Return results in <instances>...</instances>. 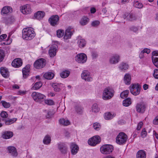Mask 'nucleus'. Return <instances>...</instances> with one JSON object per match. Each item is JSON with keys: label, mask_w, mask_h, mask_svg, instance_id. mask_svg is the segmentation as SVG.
Instances as JSON below:
<instances>
[{"label": "nucleus", "mask_w": 158, "mask_h": 158, "mask_svg": "<svg viewBox=\"0 0 158 158\" xmlns=\"http://www.w3.org/2000/svg\"><path fill=\"white\" fill-rule=\"evenodd\" d=\"M35 32L31 27L24 28L23 30L22 37L26 40H31L35 36Z\"/></svg>", "instance_id": "f257e3e1"}, {"label": "nucleus", "mask_w": 158, "mask_h": 158, "mask_svg": "<svg viewBox=\"0 0 158 158\" xmlns=\"http://www.w3.org/2000/svg\"><path fill=\"white\" fill-rule=\"evenodd\" d=\"M114 91L109 87L105 88L103 91L102 98L107 100L111 98L114 96Z\"/></svg>", "instance_id": "f03ea898"}, {"label": "nucleus", "mask_w": 158, "mask_h": 158, "mask_svg": "<svg viewBox=\"0 0 158 158\" xmlns=\"http://www.w3.org/2000/svg\"><path fill=\"white\" fill-rule=\"evenodd\" d=\"M127 135L124 132H120L116 138V143L120 145L125 144L127 140Z\"/></svg>", "instance_id": "7ed1b4c3"}, {"label": "nucleus", "mask_w": 158, "mask_h": 158, "mask_svg": "<svg viewBox=\"0 0 158 158\" xmlns=\"http://www.w3.org/2000/svg\"><path fill=\"white\" fill-rule=\"evenodd\" d=\"M101 153L104 154H108L111 153L113 150V146L111 145L105 144L100 148Z\"/></svg>", "instance_id": "20e7f679"}, {"label": "nucleus", "mask_w": 158, "mask_h": 158, "mask_svg": "<svg viewBox=\"0 0 158 158\" xmlns=\"http://www.w3.org/2000/svg\"><path fill=\"white\" fill-rule=\"evenodd\" d=\"M131 93L134 95L139 94L140 91V87L138 84H131L130 86Z\"/></svg>", "instance_id": "39448f33"}, {"label": "nucleus", "mask_w": 158, "mask_h": 158, "mask_svg": "<svg viewBox=\"0 0 158 158\" xmlns=\"http://www.w3.org/2000/svg\"><path fill=\"white\" fill-rule=\"evenodd\" d=\"M59 21V16L58 15H53L51 16L48 19L49 22L52 26H55L58 25Z\"/></svg>", "instance_id": "423d86ee"}, {"label": "nucleus", "mask_w": 158, "mask_h": 158, "mask_svg": "<svg viewBox=\"0 0 158 158\" xmlns=\"http://www.w3.org/2000/svg\"><path fill=\"white\" fill-rule=\"evenodd\" d=\"M45 64V60L43 58H41L36 60L34 63V65L35 68L40 69L44 67Z\"/></svg>", "instance_id": "0eeeda50"}, {"label": "nucleus", "mask_w": 158, "mask_h": 158, "mask_svg": "<svg viewBox=\"0 0 158 158\" xmlns=\"http://www.w3.org/2000/svg\"><path fill=\"white\" fill-rule=\"evenodd\" d=\"M100 141V137L98 135H97L89 139L88 141V143L90 145L95 146L99 143Z\"/></svg>", "instance_id": "6e6552de"}, {"label": "nucleus", "mask_w": 158, "mask_h": 158, "mask_svg": "<svg viewBox=\"0 0 158 158\" xmlns=\"http://www.w3.org/2000/svg\"><path fill=\"white\" fill-rule=\"evenodd\" d=\"M76 60L80 63H84L87 60V57L84 53H81L77 55L76 57Z\"/></svg>", "instance_id": "1a4fd4ad"}, {"label": "nucleus", "mask_w": 158, "mask_h": 158, "mask_svg": "<svg viewBox=\"0 0 158 158\" xmlns=\"http://www.w3.org/2000/svg\"><path fill=\"white\" fill-rule=\"evenodd\" d=\"M31 96L33 99L36 102H38L39 100L43 99L45 97L44 94L36 92L32 93Z\"/></svg>", "instance_id": "9d476101"}, {"label": "nucleus", "mask_w": 158, "mask_h": 158, "mask_svg": "<svg viewBox=\"0 0 158 158\" xmlns=\"http://www.w3.org/2000/svg\"><path fill=\"white\" fill-rule=\"evenodd\" d=\"M120 60V56L118 54H114L110 58L109 62L111 64L118 63Z\"/></svg>", "instance_id": "9b49d317"}, {"label": "nucleus", "mask_w": 158, "mask_h": 158, "mask_svg": "<svg viewBox=\"0 0 158 158\" xmlns=\"http://www.w3.org/2000/svg\"><path fill=\"white\" fill-rule=\"evenodd\" d=\"M81 78L85 81H90L92 80V78L90 77V73L87 70H84L81 74Z\"/></svg>", "instance_id": "f8f14e48"}, {"label": "nucleus", "mask_w": 158, "mask_h": 158, "mask_svg": "<svg viewBox=\"0 0 158 158\" xmlns=\"http://www.w3.org/2000/svg\"><path fill=\"white\" fill-rule=\"evenodd\" d=\"M123 17L124 19L129 21H133L136 19L135 15L132 13H125L123 15Z\"/></svg>", "instance_id": "ddd939ff"}, {"label": "nucleus", "mask_w": 158, "mask_h": 158, "mask_svg": "<svg viewBox=\"0 0 158 158\" xmlns=\"http://www.w3.org/2000/svg\"><path fill=\"white\" fill-rule=\"evenodd\" d=\"M57 46L56 44H53L50 46L48 52L50 57H53L55 56L57 51Z\"/></svg>", "instance_id": "4468645a"}, {"label": "nucleus", "mask_w": 158, "mask_h": 158, "mask_svg": "<svg viewBox=\"0 0 158 158\" xmlns=\"http://www.w3.org/2000/svg\"><path fill=\"white\" fill-rule=\"evenodd\" d=\"M21 12L24 14H28L31 12V9L29 4H26L22 6L21 9Z\"/></svg>", "instance_id": "2eb2a0df"}, {"label": "nucleus", "mask_w": 158, "mask_h": 158, "mask_svg": "<svg viewBox=\"0 0 158 158\" xmlns=\"http://www.w3.org/2000/svg\"><path fill=\"white\" fill-rule=\"evenodd\" d=\"M152 61L154 65L158 68V51H154L152 52Z\"/></svg>", "instance_id": "dca6fc26"}, {"label": "nucleus", "mask_w": 158, "mask_h": 158, "mask_svg": "<svg viewBox=\"0 0 158 158\" xmlns=\"http://www.w3.org/2000/svg\"><path fill=\"white\" fill-rule=\"evenodd\" d=\"M136 108L138 113H143L145 111L146 106L143 103H138L136 105Z\"/></svg>", "instance_id": "f3484780"}, {"label": "nucleus", "mask_w": 158, "mask_h": 158, "mask_svg": "<svg viewBox=\"0 0 158 158\" xmlns=\"http://www.w3.org/2000/svg\"><path fill=\"white\" fill-rule=\"evenodd\" d=\"M23 64L21 59L17 58L14 59L12 63V66L15 68H18L21 66Z\"/></svg>", "instance_id": "a211bd4d"}, {"label": "nucleus", "mask_w": 158, "mask_h": 158, "mask_svg": "<svg viewBox=\"0 0 158 158\" xmlns=\"http://www.w3.org/2000/svg\"><path fill=\"white\" fill-rule=\"evenodd\" d=\"M8 150L10 155L14 157H16L18 155V152L16 148L12 146H9L7 148Z\"/></svg>", "instance_id": "6ab92c4d"}, {"label": "nucleus", "mask_w": 158, "mask_h": 158, "mask_svg": "<svg viewBox=\"0 0 158 158\" xmlns=\"http://www.w3.org/2000/svg\"><path fill=\"white\" fill-rule=\"evenodd\" d=\"M30 65L27 64L23 69L22 72L23 77L26 78L29 75L30 70Z\"/></svg>", "instance_id": "aec40b11"}, {"label": "nucleus", "mask_w": 158, "mask_h": 158, "mask_svg": "<svg viewBox=\"0 0 158 158\" xmlns=\"http://www.w3.org/2000/svg\"><path fill=\"white\" fill-rule=\"evenodd\" d=\"M70 148L71 149V152L73 155L76 154L79 150V147L76 144L72 143L70 145Z\"/></svg>", "instance_id": "412c9836"}, {"label": "nucleus", "mask_w": 158, "mask_h": 158, "mask_svg": "<svg viewBox=\"0 0 158 158\" xmlns=\"http://www.w3.org/2000/svg\"><path fill=\"white\" fill-rule=\"evenodd\" d=\"M12 12V8L9 6H5L2 9L1 13L2 15H5L10 13Z\"/></svg>", "instance_id": "4be33fe9"}, {"label": "nucleus", "mask_w": 158, "mask_h": 158, "mask_svg": "<svg viewBox=\"0 0 158 158\" xmlns=\"http://www.w3.org/2000/svg\"><path fill=\"white\" fill-rule=\"evenodd\" d=\"M45 15L44 12L42 11H38L34 14V18L36 19L40 20L43 18Z\"/></svg>", "instance_id": "5701e85b"}, {"label": "nucleus", "mask_w": 158, "mask_h": 158, "mask_svg": "<svg viewBox=\"0 0 158 158\" xmlns=\"http://www.w3.org/2000/svg\"><path fill=\"white\" fill-rule=\"evenodd\" d=\"M0 73L2 75L5 77H6L9 75V72L7 69L4 67H1Z\"/></svg>", "instance_id": "b1692460"}, {"label": "nucleus", "mask_w": 158, "mask_h": 158, "mask_svg": "<svg viewBox=\"0 0 158 158\" xmlns=\"http://www.w3.org/2000/svg\"><path fill=\"white\" fill-rule=\"evenodd\" d=\"M13 135V133L11 131H5L2 135V137L4 139H9Z\"/></svg>", "instance_id": "393cba45"}, {"label": "nucleus", "mask_w": 158, "mask_h": 158, "mask_svg": "<svg viewBox=\"0 0 158 158\" xmlns=\"http://www.w3.org/2000/svg\"><path fill=\"white\" fill-rule=\"evenodd\" d=\"M73 33L71 31V29L68 28L66 30L64 35V38L65 39H68L71 38Z\"/></svg>", "instance_id": "a878e982"}, {"label": "nucleus", "mask_w": 158, "mask_h": 158, "mask_svg": "<svg viewBox=\"0 0 158 158\" xmlns=\"http://www.w3.org/2000/svg\"><path fill=\"white\" fill-rule=\"evenodd\" d=\"M77 44L78 46L81 48H82L85 46L86 41L84 39L78 38Z\"/></svg>", "instance_id": "bb28decb"}, {"label": "nucleus", "mask_w": 158, "mask_h": 158, "mask_svg": "<svg viewBox=\"0 0 158 158\" xmlns=\"http://www.w3.org/2000/svg\"><path fill=\"white\" fill-rule=\"evenodd\" d=\"M58 148L61 152L63 153H65L66 152L67 148L64 144L60 143L58 144Z\"/></svg>", "instance_id": "cd10ccee"}, {"label": "nucleus", "mask_w": 158, "mask_h": 158, "mask_svg": "<svg viewBox=\"0 0 158 158\" xmlns=\"http://www.w3.org/2000/svg\"><path fill=\"white\" fill-rule=\"evenodd\" d=\"M146 153L143 150L138 151L136 154V158H146Z\"/></svg>", "instance_id": "c85d7f7f"}, {"label": "nucleus", "mask_w": 158, "mask_h": 158, "mask_svg": "<svg viewBox=\"0 0 158 158\" xmlns=\"http://www.w3.org/2000/svg\"><path fill=\"white\" fill-rule=\"evenodd\" d=\"M128 64L123 62L121 63L119 66V69L122 71H124L128 69Z\"/></svg>", "instance_id": "c756f323"}, {"label": "nucleus", "mask_w": 158, "mask_h": 158, "mask_svg": "<svg viewBox=\"0 0 158 158\" xmlns=\"http://www.w3.org/2000/svg\"><path fill=\"white\" fill-rule=\"evenodd\" d=\"M131 75L128 74H126L124 77V81L125 83L129 85L131 84Z\"/></svg>", "instance_id": "7c9ffc66"}, {"label": "nucleus", "mask_w": 158, "mask_h": 158, "mask_svg": "<svg viewBox=\"0 0 158 158\" xmlns=\"http://www.w3.org/2000/svg\"><path fill=\"white\" fill-rule=\"evenodd\" d=\"M17 120V118H14L10 119H4L3 120L4 121L6 125H10L15 122Z\"/></svg>", "instance_id": "2f4dec72"}, {"label": "nucleus", "mask_w": 158, "mask_h": 158, "mask_svg": "<svg viewBox=\"0 0 158 158\" xmlns=\"http://www.w3.org/2000/svg\"><path fill=\"white\" fill-rule=\"evenodd\" d=\"M54 74L51 72H48L45 73L44 75V77L46 79L51 80L53 78Z\"/></svg>", "instance_id": "473e14b6"}, {"label": "nucleus", "mask_w": 158, "mask_h": 158, "mask_svg": "<svg viewBox=\"0 0 158 158\" xmlns=\"http://www.w3.org/2000/svg\"><path fill=\"white\" fill-rule=\"evenodd\" d=\"M89 19L86 17H84L82 18L80 21V23L82 25L86 24L89 22Z\"/></svg>", "instance_id": "72a5a7b5"}, {"label": "nucleus", "mask_w": 158, "mask_h": 158, "mask_svg": "<svg viewBox=\"0 0 158 158\" xmlns=\"http://www.w3.org/2000/svg\"><path fill=\"white\" fill-rule=\"evenodd\" d=\"M51 141V137L48 135H47L45 136L43 140V143L44 144H48Z\"/></svg>", "instance_id": "f704fd0d"}, {"label": "nucleus", "mask_w": 158, "mask_h": 158, "mask_svg": "<svg viewBox=\"0 0 158 158\" xmlns=\"http://www.w3.org/2000/svg\"><path fill=\"white\" fill-rule=\"evenodd\" d=\"M123 106H129L131 104V99L129 98H128L124 100L123 101Z\"/></svg>", "instance_id": "c9c22d12"}, {"label": "nucleus", "mask_w": 158, "mask_h": 158, "mask_svg": "<svg viewBox=\"0 0 158 158\" xmlns=\"http://www.w3.org/2000/svg\"><path fill=\"white\" fill-rule=\"evenodd\" d=\"M70 74V72L68 70H65L60 73V76L63 78L67 77Z\"/></svg>", "instance_id": "e433bc0d"}, {"label": "nucleus", "mask_w": 158, "mask_h": 158, "mask_svg": "<svg viewBox=\"0 0 158 158\" xmlns=\"http://www.w3.org/2000/svg\"><path fill=\"white\" fill-rule=\"evenodd\" d=\"M59 122L60 124L64 126H67L70 124V122L68 120L64 118L60 119Z\"/></svg>", "instance_id": "4c0bfd02"}, {"label": "nucleus", "mask_w": 158, "mask_h": 158, "mask_svg": "<svg viewBox=\"0 0 158 158\" xmlns=\"http://www.w3.org/2000/svg\"><path fill=\"white\" fill-rule=\"evenodd\" d=\"M42 83L41 82H37L32 87V89L35 90L39 89L42 86Z\"/></svg>", "instance_id": "58836bf2"}, {"label": "nucleus", "mask_w": 158, "mask_h": 158, "mask_svg": "<svg viewBox=\"0 0 158 158\" xmlns=\"http://www.w3.org/2000/svg\"><path fill=\"white\" fill-rule=\"evenodd\" d=\"M133 5L135 7L139 9L142 8L143 6L142 3L138 1H134L133 3Z\"/></svg>", "instance_id": "ea45409f"}, {"label": "nucleus", "mask_w": 158, "mask_h": 158, "mask_svg": "<svg viewBox=\"0 0 158 158\" xmlns=\"http://www.w3.org/2000/svg\"><path fill=\"white\" fill-rule=\"evenodd\" d=\"M129 91L128 90H126L125 91L122 92L120 94V97L122 98H124L128 96Z\"/></svg>", "instance_id": "a19ab883"}, {"label": "nucleus", "mask_w": 158, "mask_h": 158, "mask_svg": "<svg viewBox=\"0 0 158 158\" xmlns=\"http://www.w3.org/2000/svg\"><path fill=\"white\" fill-rule=\"evenodd\" d=\"M1 103L2 104V106L5 108H9L10 106V104L9 102H7L4 101H1Z\"/></svg>", "instance_id": "79ce46f5"}, {"label": "nucleus", "mask_w": 158, "mask_h": 158, "mask_svg": "<svg viewBox=\"0 0 158 158\" xmlns=\"http://www.w3.org/2000/svg\"><path fill=\"white\" fill-rule=\"evenodd\" d=\"M99 109L98 107V105L96 103L94 104L92 106V111L97 113L99 111Z\"/></svg>", "instance_id": "37998d69"}, {"label": "nucleus", "mask_w": 158, "mask_h": 158, "mask_svg": "<svg viewBox=\"0 0 158 158\" xmlns=\"http://www.w3.org/2000/svg\"><path fill=\"white\" fill-rule=\"evenodd\" d=\"M64 31L61 29L58 30L56 31V35L57 37L60 38L63 36L64 35Z\"/></svg>", "instance_id": "c03bdc74"}, {"label": "nucleus", "mask_w": 158, "mask_h": 158, "mask_svg": "<svg viewBox=\"0 0 158 158\" xmlns=\"http://www.w3.org/2000/svg\"><path fill=\"white\" fill-rule=\"evenodd\" d=\"M113 117L110 112L106 113L104 115V118L106 120H109L112 119Z\"/></svg>", "instance_id": "a18cd8bd"}, {"label": "nucleus", "mask_w": 158, "mask_h": 158, "mask_svg": "<svg viewBox=\"0 0 158 158\" xmlns=\"http://www.w3.org/2000/svg\"><path fill=\"white\" fill-rule=\"evenodd\" d=\"M93 126L94 129L97 130H98L101 127L100 124L97 123H94L93 124Z\"/></svg>", "instance_id": "49530a36"}, {"label": "nucleus", "mask_w": 158, "mask_h": 158, "mask_svg": "<svg viewBox=\"0 0 158 158\" xmlns=\"http://www.w3.org/2000/svg\"><path fill=\"white\" fill-rule=\"evenodd\" d=\"M45 103L46 104L49 105H53L54 104V101L53 100L50 99L45 100Z\"/></svg>", "instance_id": "de8ad7c7"}, {"label": "nucleus", "mask_w": 158, "mask_h": 158, "mask_svg": "<svg viewBox=\"0 0 158 158\" xmlns=\"http://www.w3.org/2000/svg\"><path fill=\"white\" fill-rule=\"evenodd\" d=\"M0 115L2 118H7L8 116V114L7 112L5 111H2L0 114Z\"/></svg>", "instance_id": "09e8293b"}, {"label": "nucleus", "mask_w": 158, "mask_h": 158, "mask_svg": "<svg viewBox=\"0 0 158 158\" xmlns=\"http://www.w3.org/2000/svg\"><path fill=\"white\" fill-rule=\"evenodd\" d=\"M130 30L134 32H136L138 30V28L137 27L132 26L130 27Z\"/></svg>", "instance_id": "8fccbe9b"}, {"label": "nucleus", "mask_w": 158, "mask_h": 158, "mask_svg": "<svg viewBox=\"0 0 158 158\" xmlns=\"http://www.w3.org/2000/svg\"><path fill=\"white\" fill-rule=\"evenodd\" d=\"M153 77L156 79H158V69H155L154 70Z\"/></svg>", "instance_id": "3c124183"}, {"label": "nucleus", "mask_w": 158, "mask_h": 158, "mask_svg": "<svg viewBox=\"0 0 158 158\" xmlns=\"http://www.w3.org/2000/svg\"><path fill=\"white\" fill-rule=\"evenodd\" d=\"M100 24V22L98 21H93L91 25L92 26L94 27H96L98 26Z\"/></svg>", "instance_id": "603ef678"}, {"label": "nucleus", "mask_w": 158, "mask_h": 158, "mask_svg": "<svg viewBox=\"0 0 158 158\" xmlns=\"http://www.w3.org/2000/svg\"><path fill=\"white\" fill-rule=\"evenodd\" d=\"M4 56L3 51L2 50H0V62L3 60Z\"/></svg>", "instance_id": "864d4df0"}, {"label": "nucleus", "mask_w": 158, "mask_h": 158, "mask_svg": "<svg viewBox=\"0 0 158 158\" xmlns=\"http://www.w3.org/2000/svg\"><path fill=\"white\" fill-rule=\"evenodd\" d=\"M76 110L77 113L81 114L82 112V110L81 107L77 106L76 107Z\"/></svg>", "instance_id": "5fc2aeb1"}, {"label": "nucleus", "mask_w": 158, "mask_h": 158, "mask_svg": "<svg viewBox=\"0 0 158 158\" xmlns=\"http://www.w3.org/2000/svg\"><path fill=\"white\" fill-rule=\"evenodd\" d=\"M147 135V132L146 131L145 128L143 129L141 133V136L144 138Z\"/></svg>", "instance_id": "6e6d98bb"}, {"label": "nucleus", "mask_w": 158, "mask_h": 158, "mask_svg": "<svg viewBox=\"0 0 158 158\" xmlns=\"http://www.w3.org/2000/svg\"><path fill=\"white\" fill-rule=\"evenodd\" d=\"M53 114L52 111H48L47 112V114L46 115V117L47 118H51Z\"/></svg>", "instance_id": "4d7b16f0"}, {"label": "nucleus", "mask_w": 158, "mask_h": 158, "mask_svg": "<svg viewBox=\"0 0 158 158\" xmlns=\"http://www.w3.org/2000/svg\"><path fill=\"white\" fill-rule=\"evenodd\" d=\"M98 56V55L97 52L94 51L92 52V56L93 59L96 58Z\"/></svg>", "instance_id": "13d9d810"}, {"label": "nucleus", "mask_w": 158, "mask_h": 158, "mask_svg": "<svg viewBox=\"0 0 158 158\" xmlns=\"http://www.w3.org/2000/svg\"><path fill=\"white\" fill-rule=\"evenodd\" d=\"M143 125V123L142 122H139L138 124L137 129L138 130H139L142 127Z\"/></svg>", "instance_id": "bf43d9fd"}, {"label": "nucleus", "mask_w": 158, "mask_h": 158, "mask_svg": "<svg viewBox=\"0 0 158 158\" xmlns=\"http://www.w3.org/2000/svg\"><path fill=\"white\" fill-rule=\"evenodd\" d=\"M153 123L156 125H158V116L153 120Z\"/></svg>", "instance_id": "052dcab7"}, {"label": "nucleus", "mask_w": 158, "mask_h": 158, "mask_svg": "<svg viewBox=\"0 0 158 158\" xmlns=\"http://www.w3.org/2000/svg\"><path fill=\"white\" fill-rule=\"evenodd\" d=\"M142 52H143L144 53H146L148 54L150 53V50L149 49L145 48L142 51Z\"/></svg>", "instance_id": "680f3d73"}, {"label": "nucleus", "mask_w": 158, "mask_h": 158, "mask_svg": "<svg viewBox=\"0 0 158 158\" xmlns=\"http://www.w3.org/2000/svg\"><path fill=\"white\" fill-rule=\"evenodd\" d=\"M15 21V19L13 17H11L10 18H9L8 19V21L10 23H12Z\"/></svg>", "instance_id": "e2e57ef3"}, {"label": "nucleus", "mask_w": 158, "mask_h": 158, "mask_svg": "<svg viewBox=\"0 0 158 158\" xmlns=\"http://www.w3.org/2000/svg\"><path fill=\"white\" fill-rule=\"evenodd\" d=\"M7 37V35L6 34H3L0 36V38L1 39H5Z\"/></svg>", "instance_id": "0e129e2a"}, {"label": "nucleus", "mask_w": 158, "mask_h": 158, "mask_svg": "<svg viewBox=\"0 0 158 158\" xmlns=\"http://www.w3.org/2000/svg\"><path fill=\"white\" fill-rule=\"evenodd\" d=\"M144 53L142 52V51L140 53L139 55V57L140 59L144 57Z\"/></svg>", "instance_id": "69168bd1"}, {"label": "nucleus", "mask_w": 158, "mask_h": 158, "mask_svg": "<svg viewBox=\"0 0 158 158\" xmlns=\"http://www.w3.org/2000/svg\"><path fill=\"white\" fill-rule=\"evenodd\" d=\"M19 94L22 95H24L26 94V92L24 91H22L21 90H19L18 92Z\"/></svg>", "instance_id": "338daca9"}, {"label": "nucleus", "mask_w": 158, "mask_h": 158, "mask_svg": "<svg viewBox=\"0 0 158 158\" xmlns=\"http://www.w3.org/2000/svg\"><path fill=\"white\" fill-rule=\"evenodd\" d=\"M143 88L144 90L147 89L148 87V85L145 84L143 86Z\"/></svg>", "instance_id": "774afa93"}]
</instances>
